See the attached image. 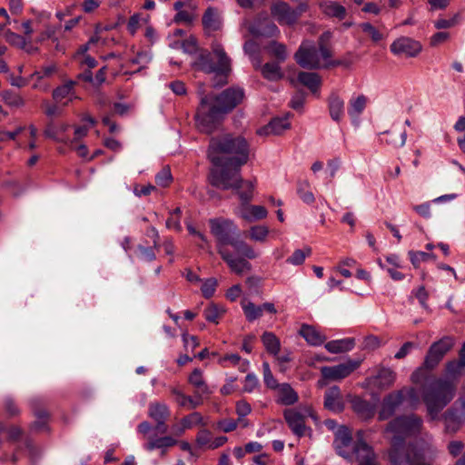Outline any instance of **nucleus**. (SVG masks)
I'll list each match as a JSON object with an SVG mask.
<instances>
[{"label":"nucleus","mask_w":465,"mask_h":465,"mask_svg":"<svg viewBox=\"0 0 465 465\" xmlns=\"http://www.w3.org/2000/svg\"><path fill=\"white\" fill-rule=\"evenodd\" d=\"M465 363L460 359L450 361L446 366L447 378L436 379L427 384L422 398L429 414L435 418L439 412L453 399L456 380L463 371Z\"/></svg>","instance_id":"obj_4"},{"label":"nucleus","mask_w":465,"mask_h":465,"mask_svg":"<svg viewBox=\"0 0 465 465\" xmlns=\"http://www.w3.org/2000/svg\"><path fill=\"white\" fill-rule=\"evenodd\" d=\"M182 338L184 344V348L187 351H193L199 345V341L196 336L183 333Z\"/></svg>","instance_id":"obj_64"},{"label":"nucleus","mask_w":465,"mask_h":465,"mask_svg":"<svg viewBox=\"0 0 465 465\" xmlns=\"http://www.w3.org/2000/svg\"><path fill=\"white\" fill-rule=\"evenodd\" d=\"M189 382L195 387L199 394H210L212 391L204 381L203 371L200 369H194L189 376Z\"/></svg>","instance_id":"obj_35"},{"label":"nucleus","mask_w":465,"mask_h":465,"mask_svg":"<svg viewBox=\"0 0 465 465\" xmlns=\"http://www.w3.org/2000/svg\"><path fill=\"white\" fill-rule=\"evenodd\" d=\"M171 391L172 394L175 396V401L181 407H185L190 410H193L201 404L200 401H196L190 396L184 395L177 388H173Z\"/></svg>","instance_id":"obj_40"},{"label":"nucleus","mask_w":465,"mask_h":465,"mask_svg":"<svg viewBox=\"0 0 465 465\" xmlns=\"http://www.w3.org/2000/svg\"><path fill=\"white\" fill-rule=\"evenodd\" d=\"M74 82L68 81L65 84L56 87L53 92V98L58 103L66 98L69 101H72L74 96Z\"/></svg>","instance_id":"obj_38"},{"label":"nucleus","mask_w":465,"mask_h":465,"mask_svg":"<svg viewBox=\"0 0 465 465\" xmlns=\"http://www.w3.org/2000/svg\"><path fill=\"white\" fill-rule=\"evenodd\" d=\"M149 416L154 420L158 425L164 424L170 415L168 406L164 402L154 401L149 404Z\"/></svg>","instance_id":"obj_27"},{"label":"nucleus","mask_w":465,"mask_h":465,"mask_svg":"<svg viewBox=\"0 0 465 465\" xmlns=\"http://www.w3.org/2000/svg\"><path fill=\"white\" fill-rule=\"evenodd\" d=\"M378 263L381 269L385 270L389 273L392 280L402 281L404 279L405 275L398 271L399 268L387 267V265H385L381 260L378 261Z\"/></svg>","instance_id":"obj_62"},{"label":"nucleus","mask_w":465,"mask_h":465,"mask_svg":"<svg viewBox=\"0 0 465 465\" xmlns=\"http://www.w3.org/2000/svg\"><path fill=\"white\" fill-rule=\"evenodd\" d=\"M259 385V380L253 373H248L244 379L243 391L252 392Z\"/></svg>","instance_id":"obj_59"},{"label":"nucleus","mask_w":465,"mask_h":465,"mask_svg":"<svg viewBox=\"0 0 465 465\" xmlns=\"http://www.w3.org/2000/svg\"><path fill=\"white\" fill-rule=\"evenodd\" d=\"M254 187L253 182L243 181L240 189H233L241 200V204L237 207L235 213L249 223L264 219L268 214L265 207L250 204L253 197Z\"/></svg>","instance_id":"obj_7"},{"label":"nucleus","mask_w":465,"mask_h":465,"mask_svg":"<svg viewBox=\"0 0 465 465\" xmlns=\"http://www.w3.org/2000/svg\"><path fill=\"white\" fill-rule=\"evenodd\" d=\"M400 391H403V401L410 407H415L419 404L420 396L414 388H403Z\"/></svg>","instance_id":"obj_49"},{"label":"nucleus","mask_w":465,"mask_h":465,"mask_svg":"<svg viewBox=\"0 0 465 465\" xmlns=\"http://www.w3.org/2000/svg\"><path fill=\"white\" fill-rule=\"evenodd\" d=\"M465 424V396L460 397L444 415V425L448 433H456Z\"/></svg>","instance_id":"obj_13"},{"label":"nucleus","mask_w":465,"mask_h":465,"mask_svg":"<svg viewBox=\"0 0 465 465\" xmlns=\"http://www.w3.org/2000/svg\"><path fill=\"white\" fill-rule=\"evenodd\" d=\"M298 81L308 87L312 93L317 94L321 85V78L318 74L311 72H301L298 74Z\"/></svg>","instance_id":"obj_32"},{"label":"nucleus","mask_w":465,"mask_h":465,"mask_svg":"<svg viewBox=\"0 0 465 465\" xmlns=\"http://www.w3.org/2000/svg\"><path fill=\"white\" fill-rule=\"evenodd\" d=\"M319 8L329 18L343 20L347 15L346 8L336 1H322L319 3Z\"/></svg>","instance_id":"obj_24"},{"label":"nucleus","mask_w":465,"mask_h":465,"mask_svg":"<svg viewBox=\"0 0 465 465\" xmlns=\"http://www.w3.org/2000/svg\"><path fill=\"white\" fill-rule=\"evenodd\" d=\"M323 424L334 436H351L350 429L343 424H338L334 420H326Z\"/></svg>","instance_id":"obj_44"},{"label":"nucleus","mask_w":465,"mask_h":465,"mask_svg":"<svg viewBox=\"0 0 465 465\" xmlns=\"http://www.w3.org/2000/svg\"><path fill=\"white\" fill-rule=\"evenodd\" d=\"M367 98L363 94L352 97L349 102L348 114L352 122L358 121L359 116L362 114L366 107Z\"/></svg>","instance_id":"obj_31"},{"label":"nucleus","mask_w":465,"mask_h":465,"mask_svg":"<svg viewBox=\"0 0 465 465\" xmlns=\"http://www.w3.org/2000/svg\"><path fill=\"white\" fill-rule=\"evenodd\" d=\"M230 361L232 366H239L241 371H246L249 367V361L242 360L238 354H227L221 359V362Z\"/></svg>","instance_id":"obj_51"},{"label":"nucleus","mask_w":465,"mask_h":465,"mask_svg":"<svg viewBox=\"0 0 465 465\" xmlns=\"http://www.w3.org/2000/svg\"><path fill=\"white\" fill-rule=\"evenodd\" d=\"M225 312L223 307L211 303L203 310V316L209 322L218 324L219 318Z\"/></svg>","instance_id":"obj_41"},{"label":"nucleus","mask_w":465,"mask_h":465,"mask_svg":"<svg viewBox=\"0 0 465 465\" xmlns=\"http://www.w3.org/2000/svg\"><path fill=\"white\" fill-rule=\"evenodd\" d=\"M269 51L281 62H283L287 58L286 46L282 44L272 42L269 46Z\"/></svg>","instance_id":"obj_53"},{"label":"nucleus","mask_w":465,"mask_h":465,"mask_svg":"<svg viewBox=\"0 0 465 465\" xmlns=\"http://www.w3.org/2000/svg\"><path fill=\"white\" fill-rule=\"evenodd\" d=\"M203 25L209 33L219 30L222 26L219 12L213 7H209L203 16Z\"/></svg>","instance_id":"obj_28"},{"label":"nucleus","mask_w":465,"mask_h":465,"mask_svg":"<svg viewBox=\"0 0 465 465\" xmlns=\"http://www.w3.org/2000/svg\"><path fill=\"white\" fill-rule=\"evenodd\" d=\"M176 443L175 438H150L144 447L148 450H159L161 454H163L169 447Z\"/></svg>","instance_id":"obj_34"},{"label":"nucleus","mask_w":465,"mask_h":465,"mask_svg":"<svg viewBox=\"0 0 465 465\" xmlns=\"http://www.w3.org/2000/svg\"><path fill=\"white\" fill-rule=\"evenodd\" d=\"M396 379V373L390 368H381L376 375L368 377L362 383L365 389L377 388L384 390L391 387Z\"/></svg>","instance_id":"obj_16"},{"label":"nucleus","mask_w":465,"mask_h":465,"mask_svg":"<svg viewBox=\"0 0 465 465\" xmlns=\"http://www.w3.org/2000/svg\"><path fill=\"white\" fill-rule=\"evenodd\" d=\"M312 254V249L310 247H304L303 249H297L286 260V262L292 265H301L304 262L306 257Z\"/></svg>","instance_id":"obj_43"},{"label":"nucleus","mask_w":465,"mask_h":465,"mask_svg":"<svg viewBox=\"0 0 465 465\" xmlns=\"http://www.w3.org/2000/svg\"><path fill=\"white\" fill-rule=\"evenodd\" d=\"M361 31L367 34L373 42H379L383 39V35L374 27L371 23L365 22L359 25Z\"/></svg>","instance_id":"obj_50"},{"label":"nucleus","mask_w":465,"mask_h":465,"mask_svg":"<svg viewBox=\"0 0 465 465\" xmlns=\"http://www.w3.org/2000/svg\"><path fill=\"white\" fill-rule=\"evenodd\" d=\"M454 340L450 336H444L433 342L425 356L423 366L428 370L435 368L445 354L453 347Z\"/></svg>","instance_id":"obj_10"},{"label":"nucleus","mask_w":465,"mask_h":465,"mask_svg":"<svg viewBox=\"0 0 465 465\" xmlns=\"http://www.w3.org/2000/svg\"><path fill=\"white\" fill-rule=\"evenodd\" d=\"M261 73L264 78L269 81H278L283 77V74L277 63H266L259 66Z\"/></svg>","instance_id":"obj_36"},{"label":"nucleus","mask_w":465,"mask_h":465,"mask_svg":"<svg viewBox=\"0 0 465 465\" xmlns=\"http://www.w3.org/2000/svg\"><path fill=\"white\" fill-rule=\"evenodd\" d=\"M241 306L246 320L252 322L262 315V308L250 301H242Z\"/></svg>","instance_id":"obj_37"},{"label":"nucleus","mask_w":465,"mask_h":465,"mask_svg":"<svg viewBox=\"0 0 465 465\" xmlns=\"http://www.w3.org/2000/svg\"><path fill=\"white\" fill-rule=\"evenodd\" d=\"M303 414L296 410H286L284 411V418L295 436H303L305 434L304 416H310L316 419L311 407H304Z\"/></svg>","instance_id":"obj_14"},{"label":"nucleus","mask_w":465,"mask_h":465,"mask_svg":"<svg viewBox=\"0 0 465 465\" xmlns=\"http://www.w3.org/2000/svg\"><path fill=\"white\" fill-rule=\"evenodd\" d=\"M421 424L416 415L401 416L389 423L386 431L393 436H417L421 432Z\"/></svg>","instance_id":"obj_9"},{"label":"nucleus","mask_w":465,"mask_h":465,"mask_svg":"<svg viewBox=\"0 0 465 465\" xmlns=\"http://www.w3.org/2000/svg\"><path fill=\"white\" fill-rule=\"evenodd\" d=\"M271 13L280 25H292L297 21V14L284 2L274 3L271 7Z\"/></svg>","instance_id":"obj_17"},{"label":"nucleus","mask_w":465,"mask_h":465,"mask_svg":"<svg viewBox=\"0 0 465 465\" xmlns=\"http://www.w3.org/2000/svg\"><path fill=\"white\" fill-rule=\"evenodd\" d=\"M276 388H278L277 401L281 404L292 405L298 401V394L289 383H282Z\"/></svg>","instance_id":"obj_30"},{"label":"nucleus","mask_w":465,"mask_h":465,"mask_svg":"<svg viewBox=\"0 0 465 465\" xmlns=\"http://www.w3.org/2000/svg\"><path fill=\"white\" fill-rule=\"evenodd\" d=\"M203 422V417L199 412H193L188 416L184 417L181 420V429L182 430H189L198 425H201Z\"/></svg>","instance_id":"obj_46"},{"label":"nucleus","mask_w":465,"mask_h":465,"mask_svg":"<svg viewBox=\"0 0 465 465\" xmlns=\"http://www.w3.org/2000/svg\"><path fill=\"white\" fill-rule=\"evenodd\" d=\"M208 158L213 163L210 183L223 190L240 189L243 180L241 168L249 158V145L242 136L224 134L212 138Z\"/></svg>","instance_id":"obj_1"},{"label":"nucleus","mask_w":465,"mask_h":465,"mask_svg":"<svg viewBox=\"0 0 465 465\" xmlns=\"http://www.w3.org/2000/svg\"><path fill=\"white\" fill-rule=\"evenodd\" d=\"M243 51L256 69L261 66L260 47L256 42L252 40L246 41L243 45Z\"/></svg>","instance_id":"obj_39"},{"label":"nucleus","mask_w":465,"mask_h":465,"mask_svg":"<svg viewBox=\"0 0 465 465\" xmlns=\"http://www.w3.org/2000/svg\"><path fill=\"white\" fill-rule=\"evenodd\" d=\"M297 193L303 203L312 204L315 201V197L311 191V184L307 180L300 181L297 184Z\"/></svg>","instance_id":"obj_42"},{"label":"nucleus","mask_w":465,"mask_h":465,"mask_svg":"<svg viewBox=\"0 0 465 465\" xmlns=\"http://www.w3.org/2000/svg\"><path fill=\"white\" fill-rule=\"evenodd\" d=\"M324 408L334 412L340 413L344 410V402L338 386L329 388L324 394Z\"/></svg>","instance_id":"obj_20"},{"label":"nucleus","mask_w":465,"mask_h":465,"mask_svg":"<svg viewBox=\"0 0 465 465\" xmlns=\"http://www.w3.org/2000/svg\"><path fill=\"white\" fill-rule=\"evenodd\" d=\"M289 115L286 114L282 117H275L270 121V123L262 127H261L257 134L259 135H279L282 134L284 131L288 130L291 127V124L289 122Z\"/></svg>","instance_id":"obj_22"},{"label":"nucleus","mask_w":465,"mask_h":465,"mask_svg":"<svg viewBox=\"0 0 465 465\" xmlns=\"http://www.w3.org/2000/svg\"><path fill=\"white\" fill-rule=\"evenodd\" d=\"M331 58V52L325 45H316L311 40L302 41L294 54L296 63L305 69L328 68L341 64Z\"/></svg>","instance_id":"obj_6"},{"label":"nucleus","mask_w":465,"mask_h":465,"mask_svg":"<svg viewBox=\"0 0 465 465\" xmlns=\"http://www.w3.org/2000/svg\"><path fill=\"white\" fill-rule=\"evenodd\" d=\"M173 176L168 167L163 168L155 176V183L162 187L167 186L172 182Z\"/></svg>","instance_id":"obj_57"},{"label":"nucleus","mask_w":465,"mask_h":465,"mask_svg":"<svg viewBox=\"0 0 465 465\" xmlns=\"http://www.w3.org/2000/svg\"><path fill=\"white\" fill-rule=\"evenodd\" d=\"M404 403L403 391H393L388 394L382 401L379 412L380 420H387L392 416L399 406Z\"/></svg>","instance_id":"obj_19"},{"label":"nucleus","mask_w":465,"mask_h":465,"mask_svg":"<svg viewBox=\"0 0 465 465\" xmlns=\"http://www.w3.org/2000/svg\"><path fill=\"white\" fill-rule=\"evenodd\" d=\"M410 259L411 263L417 267L421 261H425L429 258H435L433 254H430L424 252H410Z\"/></svg>","instance_id":"obj_61"},{"label":"nucleus","mask_w":465,"mask_h":465,"mask_svg":"<svg viewBox=\"0 0 465 465\" xmlns=\"http://www.w3.org/2000/svg\"><path fill=\"white\" fill-rule=\"evenodd\" d=\"M212 439L213 438H196V445L199 448L215 449L224 444L227 440V438H214V440L211 441Z\"/></svg>","instance_id":"obj_48"},{"label":"nucleus","mask_w":465,"mask_h":465,"mask_svg":"<svg viewBox=\"0 0 465 465\" xmlns=\"http://www.w3.org/2000/svg\"><path fill=\"white\" fill-rule=\"evenodd\" d=\"M269 234V228L264 225L252 226L250 229V237L255 242H263Z\"/></svg>","instance_id":"obj_47"},{"label":"nucleus","mask_w":465,"mask_h":465,"mask_svg":"<svg viewBox=\"0 0 465 465\" xmlns=\"http://www.w3.org/2000/svg\"><path fill=\"white\" fill-rule=\"evenodd\" d=\"M152 60V54L150 51H143L139 52L135 57H134L131 62L134 64H139L140 67H144L148 64Z\"/></svg>","instance_id":"obj_58"},{"label":"nucleus","mask_w":465,"mask_h":465,"mask_svg":"<svg viewBox=\"0 0 465 465\" xmlns=\"http://www.w3.org/2000/svg\"><path fill=\"white\" fill-rule=\"evenodd\" d=\"M349 401L353 411L362 420L371 418L375 413V405L360 396L349 395Z\"/></svg>","instance_id":"obj_21"},{"label":"nucleus","mask_w":465,"mask_h":465,"mask_svg":"<svg viewBox=\"0 0 465 465\" xmlns=\"http://www.w3.org/2000/svg\"><path fill=\"white\" fill-rule=\"evenodd\" d=\"M355 346L353 338L333 340L325 343V349L331 353H341L351 351Z\"/></svg>","instance_id":"obj_29"},{"label":"nucleus","mask_w":465,"mask_h":465,"mask_svg":"<svg viewBox=\"0 0 465 465\" xmlns=\"http://www.w3.org/2000/svg\"><path fill=\"white\" fill-rule=\"evenodd\" d=\"M328 108L331 118L340 123L345 114L344 101L337 94H331L328 98Z\"/></svg>","instance_id":"obj_26"},{"label":"nucleus","mask_w":465,"mask_h":465,"mask_svg":"<svg viewBox=\"0 0 465 465\" xmlns=\"http://www.w3.org/2000/svg\"><path fill=\"white\" fill-rule=\"evenodd\" d=\"M5 103L12 107H21L25 104L23 97L15 93L7 92L4 95Z\"/></svg>","instance_id":"obj_56"},{"label":"nucleus","mask_w":465,"mask_h":465,"mask_svg":"<svg viewBox=\"0 0 465 465\" xmlns=\"http://www.w3.org/2000/svg\"><path fill=\"white\" fill-rule=\"evenodd\" d=\"M216 286H217L216 279H214V278L206 279L203 282L202 287H201V291H202L203 297H205L207 299L211 298L215 292Z\"/></svg>","instance_id":"obj_54"},{"label":"nucleus","mask_w":465,"mask_h":465,"mask_svg":"<svg viewBox=\"0 0 465 465\" xmlns=\"http://www.w3.org/2000/svg\"><path fill=\"white\" fill-rule=\"evenodd\" d=\"M390 50L396 56L412 58L420 54L422 45L413 38L401 36L391 43Z\"/></svg>","instance_id":"obj_12"},{"label":"nucleus","mask_w":465,"mask_h":465,"mask_svg":"<svg viewBox=\"0 0 465 465\" xmlns=\"http://www.w3.org/2000/svg\"><path fill=\"white\" fill-rule=\"evenodd\" d=\"M458 24V15L450 19L439 18L434 21V26L437 29H446L455 26Z\"/></svg>","instance_id":"obj_60"},{"label":"nucleus","mask_w":465,"mask_h":465,"mask_svg":"<svg viewBox=\"0 0 465 465\" xmlns=\"http://www.w3.org/2000/svg\"><path fill=\"white\" fill-rule=\"evenodd\" d=\"M236 253H232L227 248H220L219 254L232 272L237 275H242L252 270V264L247 261V257L238 252Z\"/></svg>","instance_id":"obj_15"},{"label":"nucleus","mask_w":465,"mask_h":465,"mask_svg":"<svg viewBox=\"0 0 465 465\" xmlns=\"http://www.w3.org/2000/svg\"><path fill=\"white\" fill-rule=\"evenodd\" d=\"M212 234L217 241L218 252L220 248H227L231 245L234 251L250 260L258 257V253L252 246L239 238L237 225L229 219L214 218L209 221Z\"/></svg>","instance_id":"obj_5"},{"label":"nucleus","mask_w":465,"mask_h":465,"mask_svg":"<svg viewBox=\"0 0 465 465\" xmlns=\"http://www.w3.org/2000/svg\"><path fill=\"white\" fill-rule=\"evenodd\" d=\"M183 53L194 54L192 66L197 71L206 74H214L215 76L223 78L222 84L226 83V78L232 72V59L226 54L223 46L215 42L212 44V51L199 49L196 39L190 36L181 42Z\"/></svg>","instance_id":"obj_3"},{"label":"nucleus","mask_w":465,"mask_h":465,"mask_svg":"<svg viewBox=\"0 0 465 465\" xmlns=\"http://www.w3.org/2000/svg\"><path fill=\"white\" fill-rule=\"evenodd\" d=\"M361 359H348L347 361L333 366H323L321 374L327 381H340L356 371L361 364Z\"/></svg>","instance_id":"obj_11"},{"label":"nucleus","mask_w":465,"mask_h":465,"mask_svg":"<svg viewBox=\"0 0 465 465\" xmlns=\"http://www.w3.org/2000/svg\"><path fill=\"white\" fill-rule=\"evenodd\" d=\"M25 451L29 455L32 460H36L41 455V450L34 445L32 440L26 438Z\"/></svg>","instance_id":"obj_63"},{"label":"nucleus","mask_w":465,"mask_h":465,"mask_svg":"<svg viewBox=\"0 0 465 465\" xmlns=\"http://www.w3.org/2000/svg\"><path fill=\"white\" fill-rule=\"evenodd\" d=\"M333 446L338 455L349 461L358 459H370L372 449L363 440V438H335Z\"/></svg>","instance_id":"obj_8"},{"label":"nucleus","mask_w":465,"mask_h":465,"mask_svg":"<svg viewBox=\"0 0 465 465\" xmlns=\"http://www.w3.org/2000/svg\"><path fill=\"white\" fill-rule=\"evenodd\" d=\"M57 68L55 64H47L42 67L41 70L35 71L31 75L29 79H38V80H44L45 78L52 76L55 72Z\"/></svg>","instance_id":"obj_52"},{"label":"nucleus","mask_w":465,"mask_h":465,"mask_svg":"<svg viewBox=\"0 0 465 465\" xmlns=\"http://www.w3.org/2000/svg\"><path fill=\"white\" fill-rule=\"evenodd\" d=\"M249 32L254 36H275L279 35L278 27L267 18L257 20L249 27Z\"/></svg>","instance_id":"obj_23"},{"label":"nucleus","mask_w":465,"mask_h":465,"mask_svg":"<svg viewBox=\"0 0 465 465\" xmlns=\"http://www.w3.org/2000/svg\"><path fill=\"white\" fill-rule=\"evenodd\" d=\"M263 381L268 388L275 389L278 386L277 381L272 375L268 362L262 363Z\"/></svg>","instance_id":"obj_55"},{"label":"nucleus","mask_w":465,"mask_h":465,"mask_svg":"<svg viewBox=\"0 0 465 465\" xmlns=\"http://www.w3.org/2000/svg\"><path fill=\"white\" fill-rule=\"evenodd\" d=\"M69 127L70 125L66 123L55 124L54 122H50L47 124L44 131V135L46 138L64 143L69 147H73L74 141L64 135Z\"/></svg>","instance_id":"obj_18"},{"label":"nucleus","mask_w":465,"mask_h":465,"mask_svg":"<svg viewBox=\"0 0 465 465\" xmlns=\"http://www.w3.org/2000/svg\"><path fill=\"white\" fill-rule=\"evenodd\" d=\"M262 341L268 353L278 356L281 350V341L273 332H263Z\"/></svg>","instance_id":"obj_33"},{"label":"nucleus","mask_w":465,"mask_h":465,"mask_svg":"<svg viewBox=\"0 0 465 465\" xmlns=\"http://www.w3.org/2000/svg\"><path fill=\"white\" fill-rule=\"evenodd\" d=\"M244 90L241 87H230L219 95H203L197 109L195 120L197 127L203 133L214 131L220 120L233 110L243 99Z\"/></svg>","instance_id":"obj_2"},{"label":"nucleus","mask_w":465,"mask_h":465,"mask_svg":"<svg viewBox=\"0 0 465 465\" xmlns=\"http://www.w3.org/2000/svg\"><path fill=\"white\" fill-rule=\"evenodd\" d=\"M36 420L32 424V433L48 432L47 416L45 412H36Z\"/></svg>","instance_id":"obj_45"},{"label":"nucleus","mask_w":465,"mask_h":465,"mask_svg":"<svg viewBox=\"0 0 465 465\" xmlns=\"http://www.w3.org/2000/svg\"><path fill=\"white\" fill-rule=\"evenodd\" d=\"M299 334L312 346H320L326 341V336L318 331L314 326L302 324Z\"/></svg>","instance_id":"obj_25"}]
</instances>
